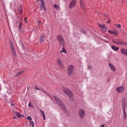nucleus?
Segmentation results:
<instances>
[{
	"label": "nucleus",
	"mask_w": 127,
	"mask_h": 127,
	"mask_svg": "<svg viewBox=\"0 0 127 127\" xmlns=\"http://www.w3.org/2000/svg\"><path fill=\"white\" fill-rule=\"evenodd\" d=\"M112 41L114 43L118 45H122L125 46H127V42L119 39H113Z\"/></svg>",
	"instance_id": "f257e3e1"
},
{
	"label": "nucleus",
	"mask_w": 127,
	"mask_h": 127,
	"mask_svg": "<svg viewBox=\"0 0 127 127\" xmlns=\"http://www.w3.org/2000/svg\"><path fill=\"white\" fill-rule=\"evenodd\" d=\"M54 98L55 99L57 102L58 104V105H59L64 111L66 110V108L64 106V104L62 102L60 99L57 97H56L54 96H53Z\"/></svg>",
	"instance_id": "f03ea898"
},
{
	"label": "nucleus",
	"mask_w": 127,
	"mask_h": 127,
	"mask_svg": "<svg viewBox=\"0 0 127 127\" xmlns=\"http://www.w3.org/2000/svg\"><path fill=\"white\" fill-rule=\"evenodd\" d=\"M64 91L70 98V99L73 101L74 99L73 97H72L73 94L70 90L67 88H64Z\"/></svg>",
	"instance_id": "7ed1b4c3"
},
{
	"label": "nucleus",
	"mask_w": 127,
	"mask_h": 127,
	"mask_svg": "<svg viewBox=\"0 0 127 127\" xmlns=\"http://www.w3.org/2000/svg\"><path fill=\"white\" fill-rule=\"evenodd\" d=\"M57 38L60 45L64 46V40L62 36L60 35H58L57 36Z\"/></svg>",
	"instance_id": "20e7f679"
},
{
	"label": "nucleus",
	"mask_w": 127,
	"mask_h": 127,
	"mask_svg": "<svg viewBox=\"0 0 127 127\" xmlns=\"http://www.w3.org/2000/svg\"><path fill=\"white\" fill-rule=\"evenodd\" d=\"M67 74L69 76H70L74 71L73 66L71 65H69L67 69Z\"/></svg>",
	"instance_id": "39448f33"
},
{
	"label": "nucleus",
	"mask_w": 127,
	"mask_h": 127,
	"mask_svg": "<svg viewBox=\"0 0 127 127\" xmlns=\"http://www.w3.org/2000/svg\"><path fill=\"white\" fill-rule=\"evenodd\" d=\"M78 113L80 117L81 118H84L85 116V113L84 111L82 109L79 110Z\"/></svg>",
	"instance_id": "423d86ee"
},
{
	"label": "nucleus",
	"mask_w": 127,
	"mask_h": 127,
	"mask_svg": "<svg viewBox=\"0 0 127 127\" xmlns=\"http://www.w3.org/2000/svg\"><path fill=\"white\" fill-rule=\"evenodd\" d=\"M125 88L123 87H118L116 88L117 91L119 93H123L125 91Z\"/></svg>",
	"instance_id": "0eeeda50"
},
{
	"label": "nucleus",
	"mask_w": 127,
	"mask_h": 127,
	"mask_svg": "<svg viewBox=\"0 0 127 127\" xmlns=\"http://www.w3.org/2000/svg\"><path fill=\"white\" fill-rule=\"evenodd\" d=\"M57 62L58 64L59 65L61 69H63V66L62 64L61 60L59 59H58L57 60Z\"/></svg>",
	"instance_id": "6e6552de"
},
{
	"label": "nucleus",
	"mask_w": 127,
	"mask_h": 127,
	"mask_svg": "<svg viewBox=\"0 0 127 127\" xmlns=\"http://www.w3.org/2000/svg\"><path fill=\"white\" fill-rule=\"evenodd\" d=\"M76 0L71 1L69 5V8H72L75 6L76 4Z\"/></svg>",
	"instance_id": "1a4fd4ad"
},
{
	"label": "nucleus",
	"mask_w": 127,
	"mask_h": 127,
	"mask_svg": "<svg viewBox=\"0 0 127 127\" xmlns=\"http://www.w3.org/2000/svg\"><path fill=\"white\" fill-rule=\"evenodd\" d=\"M120 51L121 53L123 55L127 56V49L124 48H121Z\"/></svg>",
	"instance_id": "9d476101"
},
{
	"label": "nucleus",
	"mask_w": 127,
	"mask_h": 127,
	"mask_svg": "<svg viewBox=\"0 0 127 127\" xmlns=\"http://www.w3.org/2000/svg\"><path fill=\"white\" fill-rule=\"evenodd\" d=\"M99 26L101 28V29L102 31L105 32L107 30V28L105 27L104 25L99 24Z\"/></svg>",
	"instance_id": "9b49d317"
},
{
	"label": "nucleus",
	"mask_w": 127,
	"mask_h": 127,
	"mask_svg": "<svg viewBox=\"0 0 127 127\" xmlns=\"http://www.w3.org/2000/svg\"><path fill=\"white\" fill-rule=\"evenodd\" d=\"M108 32L110 33L111 34H113L115 35L118 34L119 33L116 30L111 31L110 30H109Z\"/></svg>",
	"instance_id": "f8f14e48"
},
{
	"label": "nucleus",
	"mask_w": 127,
	"mask_h": 127,
	"mask_svg": "<svg viewBox=\"0 0 127 127\" xmlns=\"http://www.w3.org/2000/svg\"><path fill=\"white\" fill-rule=\"evenodd\" d=\"M16 44L18 46H19L21 45H22L23 46L24 49L25 48L22 42L20 40H19L17 42Z\"/></svg>",
	"instance_id": "ddd939ff"
},
{
	"label": "nucleus",
	"mask_w": 127,
	"mask_h": 127,
	"mask_svg": "<svg viewBox=\"0 0 127 127\" xmlns=\"http://www.w3.org/2000/svg\"><path fill=\"white\" fill-rule=\"evenodd\" d=\"M45 35L44 34H42L40 36L39 38V41L40 43L42 42L44 40Z\"/></svg>",
	"instance_id": "4468645a"
},
{
	"label": "nucleus",
	"mask_w": 127,
	"mask_h": 127,
	"mask_svg": "<svg viewBox=\"0 0 127 127\" xmlns=\"http://www.w3.org/2000/svg\"><path fill=\"white\" fill-rule=\"evenodd\" d=\"M22 7L20 5L18 7V11L20 14H21L22 12Z\"/></svg>",
	"instance_id": "2eb2a0df"
},
{
	"label": "nucleus",
	"mask_w": 127,
	"mask_h": 127,
	"mask_svg": "<svg viewBox=\"0 0 127 127\" xmlns=\"http://www.w3.org/2000/svg\"><path fill=\"white\" fill-rule=\"evenodd\" d=\"M24 72L23 71H22L17 72L16 73L15 75L14 76V77H18L22 74L23 72Z\"/></svg>",
	"instance_id": "dca6fc26"
},
{
	"label": "nucleus",
	"mask_w": 127,
	"mask_h": 127,
	"mask_svg": "<svg viewBox=\"0 0 127 127\" xmlns=\"http://www.w3.org/2000/svg\"><path fill=\"white\" fill-rule=\"evenodd\" d=\"M35 90H41L42 91L43 93L45 94L46 95H48V93L45 92L44 90H43L42 89H39L38 88L37 86H36L35 88Z\"/></svg>",
	"instance_id": "f3484780"
},
{
	"label": "nucleus",
	"mask_w": 127,
	"mask_h": 127,
	"mask_svg": "<svg viewBox=\"0 0 127 127\" xmlns=\"http://www.w3.org/2000/svg\"><path fill=\"white\" fill-rule=\"evenodd\" d=\"M80 5L82 8L83 10L85 8V5L84 3L82 0H80Z\"/></svg>",
	"instance_id": "a211bd4d"
},
{
	"label": "nucleus",
	"mask_w": 127,
	"mask_h": 127,
	"mask_svg": "<svg viewBox=\"0 0 127 127\" xmlns=\"http://www.w3.org/2000/svg\"><path fill=\"white\" fill-rule=\"evenodd\" d=\"M15 114L18 118H20L23 117V115L21 114L20 113L18 112H15Z\"/></svg>",
	"instance_id": "6ab92c4d"
},
{
	"label": "nucleus",
	"mask_w": 127,
	"mask_h": 127,
	"mask_svg": "<svg viewBox=\"0 0 127 127\" xmlns=\"http://www.w3.org/2000/svg\"><path fill=\"white\" fill-rule=\"evenodd\" d=\"M42 7H41V9H42V8H43L46 11V8L45 7V5L44 4L43 0H41Z\"/></svg>",
	"instance_id": "aec40b11"
},
{
	"label": "nucleus",
	"mask_w": 127,
	"mask_h": 127,
	"mask_svg": "<svg viewBox=\"0 0 127 127\" xmlns=\"http://www.w3.org/2000/svg\"><path fill=\"white\" fill-rule=\"evenodd\" d=\"M109 65L112 70L114 71L115 70V67L112 64H109Z\"/></svg>",
	"instance_id": "412c9836"
},
{
	"label": "nucleus",
	"mask_w": 127,
	"mask_h": 127,
	"mask_svg": "<svg viewBox=\"0 0 127 127\" xmlns=\"http://www.w3.org/2000/svg\"><path fill=\"white\" fill-rule=\"evenodd\" d=\"M111 47L113 50L115 51H117L119 49V48L118 47H116L115 45L112 46Z\"/></svg>",
	"instance_id": "4be33fe9"
},
{
	"label": "nucleus",
	"mask_w": 127,
	"mask_h": 127,
	"mask_svg": "<svg viewBox=\"0 0 127 127\" xmlns=\"http://www.w3.org/2000/svg\"><path fill=\"white\" fill-rule=\"evenodd\" d=\"M12 52L13 53L14 56H15L16 55L15 49L14 47L11 48Z\"/></svg>",
	"instance_id": "5701e85b"
},
{
	"label": "nucleus",
	"mask_w": 127,
	"mask_h": 127,
	"mask_svg": "<svg viewBox=\"0 0 127 127\" xmlns=\"http://www.w3.org/2000/svg\"><path fill=\"white\" fill-rule=\"evenodd\" d=\"M19 28L20 31L22 32V24L21 23H20Z\"/></svg>",
	"instance_id": "b1692460"
},
{
	"label": "nucleus",
	"mask_w": 127,
	"mask_h": 127,
	"mask_svg": "<svg viewBox=\"0 0 127 127\" xmlns=\"http://www.w3.org/2000/svg\"><path fill=\"white\" fill-rule=\"evenodd\" d=\"M40 111L41 112V113L42 116L44 117V119H45V117L43 111L42 110H40Z\"/></svg>",
	"instance_id": "393cba45"
},
{
	"label": "nucleus",
	"mask_w": 127,
	"mask_h": 127,
	"mask_svg": "<svg viewBox=\"0 0 127 127\" xmlns=\"http://www.w3.org/2000/svg\"><path fill=\"white\" fill-rule=\"evenodd\" d=\"M124 118L125 119L127 118V114L126 113L125 110H123Z\"/></svg>",
	"instance_id": "a878e982"
},
{
	"label": "nucleus",
	"mask_w": 127,
	"mask_h": 127,
	"mask_svg": "<svg viewBox=\"0 0 127 127\" xmlns=\"http://www.w3.org/2000/svg\"><path fill=\"white\" fill-rule=\"evenodd\" d=\"M28 106L29 107H33V105L32 102L31 101L29 102L28 104Z\"/></svg>",
	"instance_id": "bb28decb"
},
{
	"label": "nucleus",
	"mask_w": 127,
	"mask_h": 127,
	"mask_svg": "<svg viewBox=\"0 0 127 127\" xmlns=\"http://www.w3.org/2000/svg\"><path fill=\"white\" fill-rule=\"evenodd\" d=\"M54 6L55 8L56 9H58L60 8L56 4H54Z\"/></svg>",
	"instance_id": "cd10ccee"
},
{
	"label": "nucleus",
	"mask_w": 127,
	"mask_h": 127,
	"mask_svg": "<svg viewBox=\"0 0 127 127\" xmlns=\"http://www.w3.org/2000/svg\"><path fill=\"white\" fill-rule=\"evenodd\" d=\"M123 105H126V102L125 100H123L122 101Z\"/></svg>",
	"instance_id": "c85d7f7f"
},
{
	"label": "nucleus",
	"mask_w": 127,
	"mask_h": 127,
	"mask_svg": "<svg viewBox=\"0 0 127 127\" xmlns=\"http://www.w3.org/2000/svg\"><path fill=\"white\" fill-rule=\"evenodd\" d=\"M116 26L118 28H121V25L119 24L116 25Z\"/></svg>",
	"instance_id": "c756f323"
},
{
	"label": "nucleus",
	"mask_w": 127,
	"mask_h": 127,
	"mask_svg": "<svg viewBox=\"0 0 127 127\" xmlns=\"http://www.w3.org/2000/svg\"><path fill=\"white\" fill-rule=\"evenodd\" d=\"M27 119L29 120L30 121H31V120H32V118L30 116H28L27 118Z\"/></svg>",
	"instance_id": "7c9ffc66"
},
{
	"label": "nucleus",
	"mask_w": 127,
	"mask_h": 127,
	"mask_svg": "<svg viewBox=\"0 0 127 127\" xmlns=\"http://www.w3.org/2000/svg\"><path fill=\"white\" fill-rule=\"evenodd\" d=\"M62 50L64 52L66 53V50L64 48V47H63V50Z\"/></svg>",
	"instance_id": "2f4dec72"
},
{
	"label": "nucleus",
	"mask_w": 127,
	"mask_h": 127,
	"mask_svg": "<svg viewBox=\"0 0 127 127\" xmlns=\"http://www.w3.org/2000/svg\"><path fill=\"white\" fill-rule=\"evenodd\" d=\"M103 14V15L105 17H106L107 18H108V15L106 14Z\"/></svg>",
	"instance_id": "473e14b6"
},
{
	"label": "nucleus",
	"mask_w": 127,
	"mask_h": 127,
	"mask_svg": "<svg viewBox=\"0 0 127 127\" xmlns=\"http://www.w3.org/2000/svg\"><path fill=\"white\" fill-rule=\"evenodd\" d=\"M30 122L31 123V125L32 126H34V122H33V121H30Z\"/></svg>",
	"instance_id": "72a5a7b5"
},
{
	"label": "nucleus",
	"mask_w": 127,
	"mask_h": 127,
	"mask_svg": "<svg viewBox=\"0 0 127 127\" xmlns=\"http://www.w3.org/2000/svg\"><path fill=\"white\" fill-rule=\"evenodd\" d=\"M81 32H83L84 33H86V31L83 29H82L81 30Z\"/></svg>",
	"instance_id": "f704fd0d"
},
{
	"label": "nucleus",
	"mask_w": 127,
	"mask_h": 127,
	"mask_svg": "<svg viewBox=\"0 0 127 127\" xmlns=\"http://www.w3.org/2000/svg\"><path fill=\"white\" fill-rule=\"evenodd\" d=\"M108 19H109V20H108V21L107 22V23H110V22H111V20L109 18H108Z\"/></svg>",
	"instance_id": "c9c22d12"
},
{
	"label": "nucleus",
	"mask_w": 127,
	"mask_h": 127,
	"mask_svg": "<svg viewBox=\"0 0 127 127\" xmlns=\"http://www.w3.org/2000/svg\"><path fill=\"white\" fill-rule=\"evenodd\" d=\"M123 110H125L126 105H123Z\"/></svg>",
	"instance_id": "e433bc0d"
},
{
	"label": "nucleus",
	"mask_w": 127,
	"mask_h": 127,
	"mask_svg": "<svg viewBox=\"0 0 127 127\" xmlns=\"http://www.w3.org/2000/svg\"><path fill=\"white\" fill-rule=\"evenodd\" d=\"M88 67L90 69L92 68V67L91 65H89L88 66Z\"/></svg>",
	"instance_id": "4c0bfd02"
},
{
	"label": "nucleus",
	"mask_w": 127,
	"mask_h": 127,
	"mask_svg": "<svg viewBox=\"0 0 127 127\" xmlns=\"http://www.w3.org/2000/svg\"><path fill=\"white\" fill-rule=\"evenodd\" d=\"M41 22L40 20H39L38 21V23L39 25H40L41 24Z\"/></svg>",
	"instance_id": "58836bf2"
},
{
	"label": "nucleus",
	"mask_w": 127,
	"mask_h": 127,
	"mask_svg": "<svg viewBox=\"0 0 127 127\" xmlns=\"http://www.w3.org/2000/svg\"><path fill=\"white\" fill-rule=\"evenodd\" d=\"M27 18L26 17H25V18L24 21H25V23H26L27 22V21H26V19H27Z\"/></svg>",
	"instance_id": "ea45409f"
},
{
	"label": "nucleus",
	"mask_w": 127,
	"mask_h": 127,
	"mask_svg": "<svg viewBox=\"0 0 127 127\" xmlns=\"http://www.w3.org/2000/svg\"><path fill=\"white\" fill-rule=\"evenodd\" d=\"M14 47V46L13 45H10V47L11 48H12Z\"/></svg>",
	"instance_id": "a19ab883"
},
{
	"label": "nucleus",
	"mask_w": 127,
	"mask_h": 127,
	"mask_svg": "<svg viewBox=\"0 0 127 127\" xmlns=\"http://www.w3.org/2000/svg\"><path fill=\"white\" fill-rule=\"evenodd\" d=\"M10 45H13V44H12V43L11 41L10 42Z\"/></svg>",
	"instance_id": "79ce46f5"
},
{
	"label": "nucleus",
	"mask_w": 127,
	"mask_h": 127,
	"mask_svg": "<svg viewBox=\"0 0 127 127\" xmlns=\"http://www.w3.org/2000/svg\"><path fill=\"white\" fill-rule=\"evenodd\" d=\"M11 106H14V104H13V103H12L11 104Z\"/></svg>",
	"instance_id": "37998d69"
},
{
	"label": "nucleus",
	"mask_w": 127,
	"mask_h": 127,
	"mask_svg": "<svg viewBox=\"0 0 127 127\" xmlns=\"http://www.w3.org/2000/svg\"><path fill=\"white\" fill-rule=\"evenodd\" d=\"M100 127H104V125H102Z\"/></svg>",
	"instance_id": "c03bdc74"
},
{
	"label": "nucleus",
	"mask_w": 127,
	"mask_h": 127,
	"mask_svg": "<svg viewBox=\"0 0 127 127\" xmlns=\"http://www.w3.org/2000/svg\"><path fill=\"white\" fill-rule=\"evenodd\" d=\"M63 52V51L62 50H61L60 51V52L61 53H62Z\"/></svg>",
	"instance_id": "a18cd8bd"
},
{
	"label": "nucleus",
	"mask_w": 127,
	"mask_h": 127,
	"mask_svg": "<svg viewBox=\"0 0 127 127\" xmlns=\"http://www.w3.org/2000/svg\"><path fill=\"white\" fill-rule=\"evenodd\" d=\"M16 118V117L15 116H14V119H15Z\"/></svg>",
	"instance_id": "49530a36"
},
{
	"label": "nucleus",
	"mask_w": 127,
	"mask_h": 127,
	"mask_svg": "<svg viewBox=\"0 0 127 127\" xmlns=\"http://www.w3.org/2000/svg\"><path fill=\"white\" fill-rule=\"evenodd\" d=\"M66 0H65V1H66Z\"/></svg>",
	"instance_id": "de8ad7c7"
},
{
	"label": "nucleus",
	"mask_w": 127,
	"mask_h": 127,
	"mask_svg": "<svg viewBox=\"0 0 127 127\" xmlns=\"http://www.w3.org/2000/svg\"><path fill=\"white\" fill-rule=\"evenodd\" d=\"M32 127H34V126H32Z\"/></svg>",
	"instance_id": "09e8293b"
}]
</instances>
